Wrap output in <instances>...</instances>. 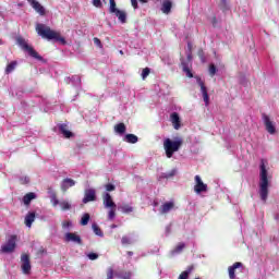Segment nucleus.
Listing matches in <instances>:
<instances>
[{
  "mask_svg": "<svg viewBox=\"0 0 279 279\" xmlns=\"http://www.w3.org/2000/svg\"><path fill=\"white\" fill-rule=\"evenodd\" d=\"M269 180H271V174H269V162L267 159H262L259 163V197L264 204H267V198L269 197Z\"/></svg>",
  "mask_w": 279,
  "mask_h": 279,
  "instance_id": "obj_1",
  "label": "nucleus"
},
{
  "mask_svg": "<svg viewBox=\"0 0 279 279\" xmlns=\"http://www.w3.org/2000/svg\"><path fill=\"white\" fill-rule=\"evenodd\" d=\"M36 32L38 36H41V38H46L47 40H56V43L66 45V39L60 36V33L52 31L51 27L46 26L45 24L38 23L36 25Z\"/></svg>",
  "mask_w": 279,
  "mask_h": 279,
  "instance_id": "obj_2",
  "label": "nucleus"
},
{
  "mask_svg": "<svg viewBox=\"0 0 279 279\" xmlns=\"http://www.w3.org/2000/svg\"><path fill=\"white\" fill-rule=\"evenodd\" d=\"M182 137H174L173 140L167 137L163 140V149L167 158H173V154L180 151L182 147Z\"/></svg>",
  "mask_w": 279,
  "mask_h": 279,
  "instance_id": "obj_3",
  "label": "nucleus"
},
{
  "mask_svg": "<svg viewBox=\"0 0 279 279\" xmlns=\"http://www.w3.org/2000/svg\"><path fill=\"white\" fill-rule=\"evenodd\" d=\"M102 204L105 208H109L108 219L113 221L117 217V204L112 201L110 193H105L102 196Z\"/></svg>",
  "mask_w": 279,
  "mask_h": 279,
  "instance_id": "obj_4",
  "label": "nucleus"
},
{
  "mask_svg": "<svg viewBox=\"0 0 279 279\" xmlns=\"http://www.w3.org/2000/svg\"><path fill=\"white\" fill-rule=\"evenodd\" d=\"M16 43L23 49V51H27L28 56L35 58L36 60H43V57H40L32 46H28L27 41L24 38L19 37L16 39Z\"/></svg>",
  "mask_w": 279,
  "mask_h": 279,
  "instance_id": "obj_5",
  "label": "nucleus"
},
{
  "mask_svg": "<svg viewBox=\"0 0 279 279\" xmlns=\"http://www.w3.org/2000/svg\"><path fill=\"white\" fill-rule=\"evenodd\" d=\"M181 66L183 73L186 74V77H193V72H191V66H193V54L187 53L186 59L181 58Z\"/></svg>",
  "mask_w": 279,
  "mask_h": 279,
  "instance_id": "obj_6",
  "label": "nucleus"
},
{
  "mask_svg": "<svg viewBox=\"0 0 279 279\" xmlns=\"http://www.w3.org/2000/svg\"><path fill=\"white\" fill-rule=\"evenodd\" d=\"M16 250V235H11L10 239L1 246L2 254H12Z\"/></svg>",
  "mask_w": 279,
  "mask_h": 279,
  "instance_id": "obj_7",
  "label": "nucleus"
},
{
  "mask_svg": "<svg viewBox=\"0 0 279 279\" xmlns=\"http://www.w3.org/2000/svg\"><path fill=\"white\" fill-rule=\"evenodd\" d=\"M21 269L24 276H29V274H32V263L29 262V255L23 254L21 256Z\"/></svg>",
  "mask_w": 279,
  "mask_h": 279,
  "instance_id": "obj_8",
  "label": "nucleus"
},
{
  "mask_svg": "<svg viewBox=\"0 0 279 279\" xmlns=\"http://www.w3.org/2000/svg\"><path fill=\"white\" fill-rule=\"evenodd\" d=\"M196 82L201 88V93L203 95V101L205 102V106L208 107L210 105V96H208V88L204 84V81H202V77L197 76Z\"/></svg>",
  "mask_w": 279,
  "mask_h": 279,
  "instance_id": "obj_9",
  "label": "nucleus"
},
{
  "mask_svg": "<svg viewBox=\"0 0 279 279\" xmlns=\"http://www.w3.org/2000/svg\"><path fill=\"white\" fill-rule=\"evenodd\" d=\"M194 192L196 195H201V193H207L208 192V185L202 181V177L195 175V185H194Z\"/></svg>",
  "mask_w": 279,
  "mask_h": 279,
  "instance_id": "obj_10",
  "label": "nucleus"
},
{
  "mask_svg": "<svg viewBox=\"0 0 279 279\" xmlns=\"http://www.w3.org/2000/svg\"><path fill=\"white\" fill-rule=\"evenodd\" d=\"M27 3H29V5L33 8V10H35V12H37V14H39V16H45V14H47L45 7H43L38 0H27Z\"/></svg>",
  "mask_w": 279,
  "mask_h": 279,
  "instance_id": "obj_11",
  "label": "nucleus"
},
{
  "mask_svg": "<svg viewBox=\"0 0 279 279\" xmlns=\"http://www.w3.org/2000/svg\"><path fill=\"white\" fill-rule=\"evenodd\" d=\"M262 119L264 121V125H265L266 131L268 132V134H276V125L274 124L271 119H269V116L264 113Z\"/></svg>",
  "mask_w": 279,
  "mask_h": 279,
  "instance_id": "obj_12",
  "label": "nucleus"
},
{
  "mask_svg": "<svg viewBox=\"0 0 279 279\" xmlns=\"http://www.w3.org/2000/svg\"><path fill=\"white\" fill-rule=\"evenodd\" d=\"M65 243H76V245H82V238L77 233L68 232L64 235Z\"/></svg>",
  "mask_w": 279,
  "mask_h": 279,
  "instance_id": "obj_13",
  "label": "nucleus"
},
{
  "mask_svg": "<svg viewBox=\"0 0 279 279\" xmlns=\"http://www.w3.org/2000/svg\"><path fill=\"white\" fill-rule=\"evenodd\" d=\"M97 199V192L95 189H87L84 193L83 204H88V202H95Z\"/></svg>",
  "mask_w": 279,
  "mask_h": 279,
  "instance_id": "obj_14",
  "label": "nucleus"
},
{
  "mask_svg": "<svg viewBox=\"0 0 279 279\" xmlns=\"http://www.w3.org/2000/svg\"><path fill=\"white\" fill-rule=\"evenodd\" d=\"M173 208H175V203L173 201L166 202L161 205L159 213L160 215H167L171 213Z\"/></svg>",
  "mask_w": 279,
  "mask_h": 279,
  "instance_id": "obj_15",
  "label": "nucleus"
},
{
  "mask_svg": "<svg viewBox=\"0 0 279 279\" xmlns=\"http://www.w3.org/2000/svg\"><path fill=\"white\" fill-rule=\"evenodd\" d=\"M170 121H171L174 130H180L182 128V122L180 120V114L178 112H172L170 114Z\"/></svg>",
  "mask_w": 279,
  "mask_h": 279,
  "instance_id": "obj_16",
  "label": "nucleus"
},
{
  "mask_svg": "<svg viewBox=\"0 0 279 279\" xmlns=\"http://www.w3.org/2000/svg\"><path fill=\"white\" fill-rule=\"evenodd\" d=\"M75 184H76L75 180H73L71 178H65L61 182V191H63V193H65V191H69V189L75 186Z\"/></svg>",
  "mask_w": 279,
  "mask_h": 279,
  "instance_id": "obj_17",
  "label": "nucleus"
},
{
  "mask_svg": "<svg viewBox=\"0 0 279 279\" xmlns=\"http://www.w3.org/2000/svg\"><path fill=\"white\" fill-rule=\"evenodd\" d=\"M65 82H66V84H71L72 86H74V88H76L78 90V88L82 84V78L77 75H74L72 77H66Z\"/></svg>",
  "mask_w": 279,
  "mask_h": 279,
  "instance_id": "obj_18",
  "label": "nucleus"
},
{
  "mask_svg": "<svg viewBox=\"0 0 279 279\" xmlns=\"http://www.w3.org/2000/svg\"><path fill=\"white\" fill-rule=\"evenodd\" d=\"M171 8H173V2L171 0H163L161 4V12L163 14H170Z\"/></svg>",
  "mask_w": 279,
  "mask_h": 279,
  "instance_id": "obj_19",
  "label": "nucleus"
},
{
  "mask_svg": "<svg viewBox=\"0 0 279 279\" xmlns=\"http://www.w3.org/2000/svg\"><path fill=\"white\" fill-rule=\"evenodd\" d=\"M59 132L64 136V138H71V136H73V132L69 130V125L66 124H60Z\"/></svg>",
  "mask_w": 279,
  "mask_h": 279,
  "instance_id": "obj_20",
  "label": "nucleus"
},
{
  "mask_svg": "<svg viewBox=\"0 0 279 279\" xmlns=\"http://www.w3.org/2000/svg\"><path fill=\"white\" fill-rule=\"evenodd\" d=\"M34 221H36V213L29 211L25 216V226H26V228H32V223H34Z\"/></svg>",
  "mask_w": 279,
  "mask_h": 279,
  "instance_id": "obj_21",
  "label": "nucleus"
},
{
  "mask_svg": "<svg viewBox=\"0 0 279 279\" xmlns=\"http://www.w3.org/2000/svg\"><path fill=\"white\" fill-rule=\"evenodd\" d=\"M36 197H37L36 193L31 192L23 196L22 202L25 206H29V204H32V201L36 199Z\"/></svg>",
  "mask_w": 279,
  "mask_h": 279,
  "instance_id": "obj_22",
  "label": "nucleus"
},
{
  "mask_svg": "<svg viewBox=\"0 0 279 279\" xmlns=\"http://www.w3.org/2000/svg\"><path fill=\"white\" fill-rule=\"evenodd\" d=\"M184 247H186V244L183 242H180L171 252V256H178V254H182L184 251Z\"/></svg>",
  "mask_w": 279,
  "mask_h": 279,
  "instance_id": "obj_23",
  "label": "nucleus"
},
{
  "mask_svg": "<svg viewBox=\"0 0 279 279\" xmlns=\"http://www.w3.org/2000/svg\"><path fill=\"white\" fill-rule=\"evenodd\" d=\"M177 174H178V169L173 168L169 172L161 173V175L159 177V180H163V179L169 180V179L173 178Z\"/></svg>",
  "mask_w": 279,
  "mask_h": 279,
  "instance_id": "obj_24",
  "label": "nucleus"
},
{
  "mask_svg": "<svg viewBox=\"0 0 279 279\" xmlns=\"http://www.w3.org/2000/svg\"><path fill=\"white\" fill-rule=\"evenodd\" d=\"M124 143H130L131 145H134L136 143H138V136L134 135V134H126L123 137Z\"/></svg>",
  "mask_w": 279,
  "mask_h": 279,
  "instance_id": "obj_25",
  "label": "nucleus"
},
{
  "mask_svg": "<svg viewBox=\"0 0 279 279\" xmlns=\"http://www.w3.org/2000/svg\"><path fill=\"white\" fill-rule=\"evenodd\" d=\"M114 15L117 16V19L122 23L125 24L128 21V13H125V11H121L118 10Z\"/></svg>",
  "mask_w": 279,
  "mask_h": 279,
  "instance_id": "obj_26",
  "label": "nucleus"
},
{
  "mask_svg": "<svg viewBox=\"0 0 279 279\" xmlns=\"http://www.w3.org/2000/svg\"><path fill=\"white\" fill-rule=\"evenodd\" d=\"M125 124L124 123H119L114 126V132L117 134H120V136H123L125 134Z\"/></svg>",
  "mask_w": 279,
  "mask_h": 279,
  "instance_id": "obj_27",
  "label": "nucleus"
},
{
  "mask_svg": "<svg viewBox=\"0 0 279 279\" xmlns=\"http://www.w3.org/2000/svg\"><path fill=\"white\" fill-rule=\"evenodd\" d=\"M121 243L122 245H132L133 243H135V240L130 235H123L121 239Z\"/></svg>",
  "mask_w": 279,
  "mask_h": 279,
  "instance_id": "obj_28",
  "label": "nucleus"
},
{
  "mask_svg": "<svg viewBox=\"0 0 279 279\" xmlns=\"http://www.w3.org/2000/svg\"><path fill=\"white\" fill-rule=\"evenodd\" d=\"M191 274H193V266L187 267L183 272H181L178 279H189Z\"/></svg>",
  "mask_w": 279,
  "mask_h": 279,
  "instance_id": "obj_29",
  "label": "nucleus"
},
{
  "mask_svg": "<svg viewBox=\"0 0 279 279\" xmlns=\"http://www.w3.org/2000/svg\"><path fill=\"white\" fill-rule=\"evenodd\" d=\"M119 210H121V213L124 215H130V213H134V207L130 205H122L119 207Z\"/></svg>",
  "mask_w": 279,
  "mask_h": 279,
  "instance_id": "obj_30",
  "label": "nucleus"
},
{
  "mask_svg": "<svg viewBox=\"0 0 279 279\" xmlns=\"http://www.w3.org/2000/svg\"><path fill=\"white\" fill-rule=\"evenodd\" d=\"M92 228H93L94 233L96 234V236L104 238V231H101V229L99 228V226H97V223H93Z\"/></svg>",
  "mask_w": 279,
  "mask_h": 279,
  "instance_id": "obj_31",
  "label": "nucleus"
},
{
  "mask_svg": "<svg viewBox=\"0 0 279 279\" xmlns=\"http://www.w3.org/2000/svg\"><path fill=\"white\" fill-rule=\"evenodd\" d=\"M109 3H110L109 12L111 14L119 12V9H117V2L114 0H109Z\"/></svg>",
  "mask_w": 279,
  "mask_h": 279,
  "instance_id": "obj_32",
  "label": "nucleus"
},
{
  "mask_svg": "<svg viewBox=\"0 0 279 279\" xmlns=\"http://www.w3.org/2000/svg\"><path fill=\"white\" fill-rule=\"evenodd\" d=\"M59 206L61 210H71V203H69V201H61Z\"/></svg>",
  "mask_w": 279,
  "mask_h": 279,
  "instance_id": "obj_33",
  "label": "nucleus"
},
{
  "mask_svg": "<svg viewBox=\"0 0 279 279\" xmlns=\"http://www.w3.org/2000/svg\"><path fill=\"white\" fill-rule=\"evenodd\" d=\"M16 61H12L11 63H9L5 68V73L10 74L12 73V71H14V69H16Z\"/></svg>",
  "mask_w": 279,
  "mask_h": 279,
  "instance_id": "obj_34",
  "label": "nucleus"
},
{
  "mask_svg": "<svg viewBox=\"0 0 279 279\" xmlns=\"http://www.w3.org/2000/svg\"><path fill=\"white\" fill-rule=\"evenodd\" d=\"M90 221V215L84 214L81 218V226H88V222Z\"/></svg>",
  "mask_w": 279,
  "mask_h": 279,
  "instance_id": "obj_35",
  "label": "nucleus"
},
{
  "mask_svg": "<svg viewBox=\"0 0 279 279\" xmlns=\"http://www.w3.org/2000/svg\"><path fill=\"white\" fill-rule=\"evenodd\" d=\"M71 228H73V221L71 220H64L62 222V229L63 230H71Z\"/></svg>",
  "mask_w": 279,
  "mask_h": 279,
  "instance_id": "obj_36",
  "label": "nucleus"
},
{
  "mask_svg": "<svg viewBox=\"0 0 279 279\" xmlns=\"http://www.w3.org/2000/svg\"><path fill=\"white\" fill-rule=\"evenodd\" d=\"M148 0H140L141 3H147ZM131 5L134 10H138V0H131Z\"/></svg>",
  "mask_w": 279,
  "mask_h": 279,
  "instance_id": "obj_37",
  "label": "nucleus"
},
{
  "mask_svg": "<svg viewBox=\"0 0 279 279\" xmlns=\"http://www.w3.org/2000/svg\"><path fill=\"white\" fill-rule=\"evenodd\" d=\"M149 73H151V70L149 68H145L142 71V80H147V77L149 76Z\"/></svg>",
  "mask_w": 279,
  "mask_h": 279,
  "instance_id": "obj_38",
  "label": "nucleus"
},
{
  "mask_svg": "<svg viewBox=\"0 0 279 279\" xmlns=\"http://www.w3.org/2000/svg\"><path fill=\"white\" fill-rule=\"evenodd\" d=\"M50 203L56 208V206H60V201L58 199V196L50 197Z\"/></svg>",
  "mask_w": 279,
  "mask_h": 279,
  "instance_id": "obj_39",
  "label": "nucleus"
},
{
  "mask_svg": "<svg viewBox=\"0 0 279 279\" xmlns=\"http://www.w3.org/2000/svg\"><path fill=\"white\" fill-rule=\"evenodd\" d=\"M121 279H132V272H122L119 275Z\"/></svg>",
  "mask_w": 279,
  "mask_h": 279,
  "instance_id": "obj_40",
  "label": "nucleus"
},
{
  "mask_svg": "<svg viewBox=\"0 0 279 279\" xmlns=\"http://www.w3.org/2000/svg\"><path fill=\"white\" fill-rule=\"evenodd\" d=\"M217 73V66L215 64L209 65V75L214 76Z\"/></svg>",
  "mask_w": 279,
  "mask_h": 279,
  "instance_id": "obj_41",
  "label": "nucleus"
},
{
  "mask_svg": "<svg viewBox=\"0 0 279 279\" xmlns=\"http://www.w3.org/2000/svg\"><path fill=\"white\" fill-rule=\"evenodd\" d=\"M87 258H89V260H97V258H99V255L97 253H89L87 255Z\"/></svg>",
  "mask_w": 279,
  "mask_h": 279,
  "instance_id": "obj_42",
  "label": "nucleus"
},
{
  "mask_svg": "<svg viewBox=\"0 0 279 279\" xmlns=\"http://www.w3.org/2000/svg\"><path fill=\"white\" fill-rule=\"evenodd\" d=\"M113 278H114V270L112 268H109L107 272V279H113Z\"/></svg>",
  "mask_w": 279,
  "mask_h": 279,
  "instance_id": "obj_43",
  "label": "nucleus"
},
{
  "mask_svg": "<svg viewBox=\"0 0 279 279\" xmlns=\"http://www.w3.org/2000/svg\"><path fill=\"white\" fill-rule=\"evenodd\" d=\"M20 182L22 184H29V177H20Z\"/></svg>",
  "mask_w": 279,
  "mask_h": 279,
  "instance_id": "obj_44",
  "label": "nucleus"
},
{
  "mask_svg": "<svg viewBox=\"0 0 279 279\" xmlns=\"http://www.w3.org/2000/svg\"><path fill=\"white\" fill-rule=\"evenodd\" d=\"M220 2H221V4H220L221 5V10L226 11V10L229 9L227 0H220Z\"/></svg>",
  "mask_w": 279,
  "mask_h": 279,
  "instance_id": "obj_45",
  "label": "nucleus"
},
{
  "mask_svg": "<svg viewBox=\"0 0 279 279\" xmlns=\"http://www.w3.org/2000/svg\"><path fill=\"white\" fill-rule=\"evenodd\" d=\"M106 191H108L109 193L114 191L116 186L114 184H111V183H108L106 186H105Z\"/></svg>",
  "mask_w": 279,
  "mask_h": 279,
  "instance_id": "obj_46",
  "label": "nucleus"
},
{
  "mask_svg": "<svg viewBox=\"0 0 279 279\" xmlns=\"http://www.w3.org/2000/svg\"><path fill=\"white\" fill-rule=\"evenodd\" d=\"M92 3L95 8H101V0H92Z\"/></svg>",
  "mask_w": 279,
  "mask_h": 279,
  "instance_id": "obj_47",
  "label": "nucleus"
},
{
  "mask_svg": "<svg viewBox=\"0 0 279 279\" xmlns=\"http://www.w3.org/2000/svg\"><path fill=\"white\" fill-rule=\"evenodd\" d=\"M94 44L99 47L101 49L102 45H101V40L99 38H94Z\"/></svg>",
  "mask_w": 279,
  "mask_h": 279,
  "instance_id": "obj_48",
  "label": "nucleus"
},
{
  "mask_svg": "<svg viewBox=\"0 0 279 279\" xmlns=\"http://www.w3.org/2000/svg\"><path fill=\"white\" fill-rule=\"evenodd\" d=\"M48 195H49V198L57 196L56 191H53L52 189H48Z\"/></svg>",
  "mask_w": 279,
  "mask_h": 279,
  "instance_id": "obj_49",
  "label": "nucleus"
},
{
  "mask_svg": "<svg viewBox=\"0 0 279 279\" xmlns=\"http://www.w3.org/2000/svg\"><path fill=\"white\" fill-rule=\"evenodd\" d=\"M191 43H187V49H189V51H191Z\"/></svg>",
  "mask_w": 279,
  "mask_h": 279,
  "instance_id": "obj_50",
  "label": "nucleus"
},
{
  "mask_svg": "<svg viewBox=\"0 0 279 279\" xmlns=\"http://www.w3.org/2000/svg\"><path fill=\"white\" fill-rule=\"evenodd\" d=\"M117 228V225H111V229L114 230Z\"/></svg>",
  "mask_w": 279,
  "mask_h": 279,
  "instance_id": "obj_51",
  "label": "nucleus"
},
{
  "mask_svg": "<svg viewBox=\"0 0 279 279\" xmlns=\"http://www.w3.org/2000/svg\"><path fill=\"white\" fill-rule=\"evenodd\" d=\"M119 53H120L121 56H123V50H120Z\"/></svg>",
  "mask_w": 279,
  "mask_h": 279,
  "instance_id": "obj_52",
  "label": "nucleus"
},
{
  "mask_svg": "<svg viewBox=\"0 0 279 279\" xmlns=\"http://www.w3.org/2000/svg\"><path fill=\"white\" fill-rule=\"evenodd\" d=\"M216 21H217V19L214 17V21H213L214 25H215Z\"/></svg>",
  "mask_w": 279,
  "mask_h": 279,
  "instance_id": "obj_53",
  "label": "nucleus"
},
{
  "mask_svg": "<svg viewBox=\"0 0 279 279\" xmlns=\"http://www.w3.org/2000/svg\"><path fill=\"white\" fill-rule=\"evenodd\" d=\"M0 45H3V41L0 39Z\"/></svg>",
  "mask_w": 279,
  "mask_h": 279,
  "instance_id": "obj_54",
  "label": "nucleus"
},
{
  "mask_svg": "<svg viewBox=\"0 0 279 279\" xmlns=\"http://www.w3.org/2000/svg\"><path fill=\"white\" fill-rule=\"evenodd\" d=\"M129 255L132 256V252H129Z\"/></svg>",
  "mask_w": 279,
  "mask_h": 279,
  "instance_id": "obj_55",
  "label": "nucleus"
}]
</instances>
